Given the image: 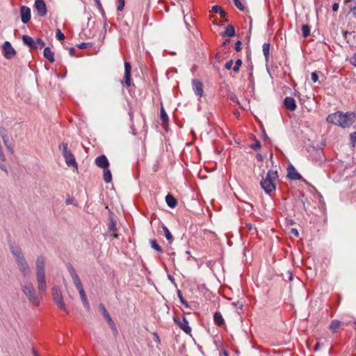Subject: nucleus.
I'll list each match as a JSON object with an SVG mask.
<instances>
[{
    "instance_id": "obj_1",
    "label": "nucleus",
    "mask_w": 356,
    "mask_h": 356,
    "mask_svg": "<svg viewBox=\"0 0 356 356\" xmlns=\"http://www.w3.org/2000/svg\"><path fill=\"white\" fill-rule=\"evenodd\" d=\"M355 120L356 115L353 112L337 111L327 117V122L343 129L351 127L355 123Z\"/></svg>"
},
{
    "instance_id": "obj_2",
    "label": "nucleus",
    "mask_w": 356,
    "mask_h": 356,
    "mask_svg": "<svg viewBox=\"0 0 356 356\" xmlns=\"http://www.w3.org/2000/svg\"><path fill=\"white\" fill-rule=\"evenodd\" d=\"M10 250L15 257V262L20 273L26 279L29 278L31 274V269L21 248L18 245L12 244L10 245Z\"/></svg>"
},
{
    "instance_id": "obj_3",
    "label": "nucleus",
    "mask_w": 356,
    "mask_h": 356,
    "mask_svg": "<svg viewBox=\"0 0 356 356\" xmlns=\"http://www.w3.org/2000/svg\"><path fill=\"white\" fill-rule=\"evenodd\" d=\"M45 257L38 256L35 260V276L38 284V289L40 293L47 291V282L45 279Z\"/></svg>"
},
{
    "instance_id": "obj_4",
    "label": "nucleus",
    "mask_w": 356,
    "mask_h": 356,
    "mask_svg": "<svg viewBox=\"0 0 356 356\" xmlns=\"http://www.w3.org/2000/svg\"><path fill=\"white\" fill-rule=\"evenodd\" d=\"M21 290L28 300L34 306H39L40 299L38 295L37 291L29 278L21 281L19 283Z\"/></svg>"
},
{
    "instance_id": "obj_5",
    "label": "nucleus",
    "mask_w": 356,
    "mask_h": 356,
    "mask_svg": "<svg viewBox=\"0 0 356 356\" xmlns=\"http://www.w3.org/2000/svg\"><path fill=\"white\" fill-rule=\"evenodd\" d=\"M277 181V171L268 170L266 176L261 180L260 185L266 194L270 195L275 191Z\"/></svg>"
},
{
    "instance_id": "obj_6",
    "label": "nucleus",
    "mask_w": 356,
    "mask_h": 356,
    "mask_svg": "<svg viewBox=\"0 0 356 356\" xmlns=\"http://www.w3.org/2000/svg\"><path fill=\"white\" fill-rule=\"evenodd\" d=\"M52 297L53 300L56 304V305L65 312L66 314H68V310L67 309L66 305L63 300V294L60 289L58 286H54L52 289Z\"/></svg>"
},
{
    "instance_id": "obj_7",
    "label": "nucleus",
    "mask_w": 356,
    "mask_h": 356,
    "mask_svg": "<svg viewBox=\"0 0 356 356\" xmlns=\"http://www.w3.org/2000/svg\"><path fill=\"white\" fill-rule=\"evenodd\" d=\"M67 269L73 280L74 284L76 289L78 290L79 293L84 292L85 291H84L83 286L81 284V280H80L78 274L76 273L74 268L70 263H68L67 264Z\"/></svg>"
},
{
    "instance_id": "obj_8",
    "label": "nucleus",
    "mask_w": 356,
    "mask_h": 356,
    "mask_svg": "<svg viewBox=\"0 0 356 356\" xmlns=\"http://www.w3.org/2000/svg\"><path fill=\"white\" fill-rule=\"evenodd\" d=\"M173 320L179 328L185 333L190 334L191 332V328L188 325V322L184 316H183L181 318L177 316H174Z\"/></svg>"
},
{
    "instance_id": "obj_9",
    "label": "nucleus",
    "mask_w": 356,
    "mask_h": 356,
    "mask_svg": "<svg viewBox=\"0 0 356 356\" xmlns=\"http://www.w3.org/2000/svg\"><path fill=\"white\" fill-rule=\"evenodd\" d=\"M3 54L7 59H11L16 54L15 50L12 47L11 44L8 41L4 42L3 44Z\"/></svg>"
},
{
    "instance_id": "obj_10",
    "label": "nucleus",
    "mask_w": 356,
    "mask_h": 356,
    "mask_svg": "<svg viewBox=\"0 0 356 356\" xmlns=\"http://www.w3.org/2000/svg\"><path fill=\"white\" fill-rule=\"evenodd\" d=\"M131 66L130 63L124 62V81L122 82V83L124 84L127 87L131 86Z\"/></svg>"
},
{
    "instance_id": "obj_11",
    "label": "nucleus",
    "mask_w": 356,
    "mask_h": 356,
    "mask_svg": "<svg viewBox=\"0 0 356 356\" xmlns=\"http://www.w3.org/2000/svg\"><path fill=\"white\" fill-rule=\"evenodd\" d=\"M34 6L39 16L43 17L47 14V6L43 0H36Z\"/></svg>"
},
{
    "instance_id": "obj_12",
    "label": "nucleus",
    "mask_w": 356,
    "mask_h": 356,
    "mask_svg": "<svg viewBox=\"0 0 356 356\" xmlns=\"http://www.w3.org/2000/svg\"><path fill=\"white\" fill-rule=\"evenodd\" d=\"M20 15H21L22 22L24 24H26L31 19V9L26 6H21Z\"/></svg>"
},
{
    "instance_id": "obj_13",
    "label": "nucleus",
    "mask_w": 356,
    "mask_h": 356,
    "mask_svg": "<svg viewBox=\"0 0 356 356\" xmlns=\"http://www.w3.org/2000/svg\"><path fill=\"white\" fill-rule=\"evenodd\" d=\"M192 85L195 94L198 97H202L204 93L202 83L197 79H193Z\"/></svg>"
},
{
    "instance_id": "obj_14",
    "label": "nucleus",
    "mask_w": 356,
    "mask_h": 356,
    "mask_svg": "<svg viewBox=\"0 0 356 356\" xmlns=\"http://www.w3.org/2000/svg\"><path fill=\"white\" fill-rule=\"evenodd\" d=\"M95 163L98 167L102 169L107 168L109 166V162L105 155H101L97 157Z\"/></svg>"
},
{
    "instance_id": "obj_15",
    "label": "nucleus",
    "mask_w": 356,
    "mask_h": 356,
    "mask_svg": "<svg viewBox=\"0 0 356 356\" xmlns=\"http://www.w3.org/2000/svg\"><path fill=\"white\" fill-rule=\"evenodd\" d=\"M108 233L114 238H118V235L116 233L117 232V223L114 218H110L108 225Z\"/></svg>"
},
{
    "instance_id": "obj_16",
    "label": "nucleus",
    "mask_w": 356,
    "mask_h": 356,
    "mask_svg": "<svg viewBox=\"0 0 356 356\" xmlns=\"http://www.w3.org/2000/svg\"><path fill=\"white\" fill-rule=\"evenodd\" d=\"M63 156L65 158V163L68 167L74 166L77 168V164L75 158L70 151L64 154Z\"/></svg>"
},
{
    "instance_id": "obj_17",
    "label": "nucleus",
    "mask_w": 356,
    "mask_h": 356,
    "mask_svg": "<svg viewBox=\"0 0 356 356\" xmlns=\"http://www.w3.org/2000/svg\"><path fill=\"white\" fill-rule=\"evenodd\" d=\"M284 104L285 107L291 111H295L297 107L295 99L290 97H286L284 99Z\"/></svg>"
},
{
    "instance_id": "obj_18",
    "label": "nucleus",
    "mask_w": 356,
    "mask_h": 356,
    "mask_svg": "<svg viewBox=\"0 0 356 356\" xmlns=\"http://www.w3.org/2000/svg\"><path fill=\"white\" fill-rule=\"evenodd\" d=\"M22 41H23L24 44H26V46H28L31 49H38V45H36V40L35 41L33 40V39L31 36L26 35H23L22 36Z\"/></svg>"
},
{
    "instance_id": "obj_19",
    "label": "nucleus",
    "mask_w": 356,
    "mask_h": 356,
    "mask_svg": "<svg viewBox=\"0 0 356 356\" xmlns=\"http://www.w3.org/2000/svg\"><path fill=\"white\" fill-rule=\"evenodd\" d=\"M44 57L47 59L50 63H54L55 61L54 59V53L51 51L49 47H45L43 53Z\"/></svg>"
},
{
    "instance_id": "obj_20",
    "label": "nucleus",
    "mask_w": 356,
    "mask_h": 356,
    "mask_svg": "<svg viewBox=\"0 0 356 356\" xmlns=\"http://www.w3.org/2000/svg\"><path fill=\"white\" fill-rule=\"evenodd\" d=\"M165 202H166L168 206L170 207V208H174L177 204V200L171 194H168L165 196Z\"/></svg>"
},
{
    "instance_id": "obj_21",
    "label": "nucleus",
    "mask_w": 356,
    "mask_h": 356,
    "mask_svg": "<svg viewBox=\"0 0 356 356\" xmlns=\"http://www.w3.org/2000/svg\"><path fill=\"white\" fill-rule=\"evenodd\" d=\"M99 307H100L101 311L102 312V314H103L104 317L106 318L108 323L109 325H113V320H112L109 313L106 310V307H104V305L101 304L99 305Z\"/></svg>"
},
{
    "instance_id": "obj_22",
    "label": "nucleus",
    "mask_w": 356,
    "mask_h": 356,
    "mask_svg": "<svg viewBox=\"0 0 356 356\" xmlns=\"http://www.w3.org/2000/svg\"><path fill=\"white\" fill-rule=\"evenodd\" d=\"M288 177L291 180H300L301 175L292 168L289 170Z\"/></svg>"
},
{
    "instance_id": "obj_23",
    "label": "nucleus",
    "mask_w": 356,
    "mask_h": 356,
    "mask_svg": "<svg viewBox=\"0 0 356 356\" xmlns=\"http://www.w3.org/2000/svg\"><path fill=\"white\" fill-rule=\"evenodd\" d=\"M214 322L216 325L221 326L224 324V319L219 312H216L213 315Z\"/></svg>"
},
{
    "instance_id": "obj_24",
    "label": "nucleus",
    "mask_w": 356,
    "mask_h": 356,
    "mask_svg": "<svg viewBox=\"0 0 356 356\" xmlns=\"http://www.w3.org/2000/svg\"><path fill=\"white\" fill-rule=\"evenodd\" d=\"M0 136L2 138L4 144H7L10 141L7 131L3 127H0Z\"/></svg>"
},
{
    "instance_id": "obj_25",
    "label": "nucleus",
    "mask_w": 356,
    "mask_h": 356,
    "mask_svg": "<svg viewBox=\"0 0 356 356\" xmlns=\"http://www.w3.org/2000/svg\"><path fill=\"white\" fill-rule=\"evenodd\" d=\"M235 35V29L232 25H227L225 28V31L223 36L233 37Z\"/></svg>"
},
{
    "instance_id": "obj_26",
    "label": "nucleus",
    "mask_w": 356,
    "mask_h": 356,
    "mask_svg": "<svg viewBox=\"0 0 356 356\" xmlns=\"http://www.w3.org/2000/svg\"><path fill=\"white\" fill-rule=\"evenodd\" d=\"M341 321L339 320H334L331 322L329 328L332 331L333 333H335L341 326Z\"/></svg>"
},
{
    "instance_id": "obj_27",
    "label": "nucleus",
    "mask_w": 356,
    "mask_h": 356,
    "mask_svg": "<svg viewBox=\"0 0 356 356\" xmlns=\"http://www.w3.org/2000/svg\"><path fill=\"white\" fill-rule=\"evenodd\" d=\"M104 170V180L106 183H110L112 181L111 170L107 168Z\"/></svg>"
},
{
    "instance_id": "obj_28",
    "label": "nucleus",
    "mask_w": 356,
    "mask_h": 356,
    "mask_svg": "<svg viewBox=\"0 0 356 356\" xmlns=\"http://www.w3.org/2000/svg\"><path fill=\"white\" fill-rule=\"evenodd\" d=\"M263 54L265 56L266 60L268 61L270 55V44L264 43L262 47Z\"/></svg>"
},
{
    "instance_id": "obj_29",
    "label": "nucleus",
    "mask_w": 356,
    "mask_h": 356,
    "mask_svg": "<svg viewBox=\"0 0 356 356\" xmlns=\"http://www.w3.org/2000/svg\"><path fill=\"white\" fill-rule=\"evenodd\" d=\"M212 11L216 13H219L221 17H224L226 15L225 11L220 6L216 5L213 6Z\"/></svg>"
},
{
    "instance_id": "obj_30",
    "label": "nucleus",
    "mask_w": 356,
    "mask_h": 356,
    "mask_svg": "<svg viewBox=\"0 0 356 356\" xmlns=\"http://www.w3.org/2000/svg\"><path fill=\"white\" fill-rule=\"evenodd\" d=\"M163 229L164 231V234H165L166 239L168 240V241L170 243H171L173 241V236H172V234L170 233V232L168 229V227L165 225L163 226Z\"/></svg>"
},
{
    "instance_id": "obj_31",
    "label": "nucleus",
    "mask_w": 356,
    "mask_h": 356,
    "mask_svg": "<svg viewBox=\"0 0 356 356\" xmlns=\"http://www.w3.org/2000/svg\"><path fill=\"white\" fill-rule=\"evenodd\" d=\"M79 295H80V297H81V301L83 302V306L87 309H90V304H89V302L87 300L85 291L79 293Z\"/></svg>"
},
{
    "instance_id": "obj_32",
    "label": "nucleus",
    "mask_w": 356,
    "mask_h": 356,
    "mask_svg": "<svg viewBox=\"0 0 356 356\" xmlns=\"http://www.w3.org/2000/svg\"><path fill=\"white\" fill-rule=\"evenodd\" d=\"M302 36L304 38H307L310 34V27L307 24H303L302 26Z\"/></svg>"
},
{
    "instance_id": "obj_33",
    "label": "nucleus",
    "mask_w": 356,
    "mask_h": 356,
    "mask_svg": "<svg viewBox=\"0 0 356 356\" xmlns=\"http://www.w3.org/2000/svg\"><path fill=\"white\" fill-rule=\"evenodd\" d=\"M151 247L154 249L155 250L163 252V249L161 248V246L156 243L155 240H151L150 241Z\"/></svg>"
},
{
    "instance_id": "obj_34",
    "label": "nucleus",
    "mask_w": 356,
    "mask_h": 356,
    "mask_svg": "<svg viewBox=\"0 0 356 356\" xmlns=\"http://www.w3.org/2000/svg\"><path fill=\"white\" fill-rule=\"evenodd\" d=\"M56 37L60 41H63L65 38V35L62 33V31L59 29H57L56 31Z\"/></svg>"
},
{
    "instance_id": "obj_35",
    "label": "nucleus",
    "mask_w": 356,
    "mask_h": 356,
    "mask_svg": "<svg viewBox=\"0 0 356 356\" xmlns=\"http://www.w3.org/2000/svg\"><path fill=\"white\" fill-rule=\"evenodd\" d=\"M59 149L62 152V154L63 155L65 153H67L69 152L70 151L68 150V145L67 143H61L60 145H59Z\"/></svg>"
},
{
    "instance_id": "obj_36",
    "label": "nucleus",
    "mask_w": 356,
    "mask_h": 356,
    "mask_svg": "<svg viewBox=\"0 0 356 356\" xmlns=\"http://www.w3.org/2000/svg\"><path fill=\"white\" fill-rule=\"evenodd\" d=\"M242 65V60L241 59H237L235 62V65L233 67V71L234 72H238L239 71V68Z\"/></svg>"
},
{
    "instance_id": "obj_37",
    "label": "nucleus",
    "mask_w": 356,
    "mask_h": 356,
    "mask_svg": "<svg viewBox=\"0 0 356 356\" xmlns=\"http://www.w3.org/2000/svg\"><path fill=\"white\" fill-rule=\"evenodd\" d=\"M245 227L252 234H255L257 232V228L251 223H246Z\"/></svg>"
},
{
    "instance_id": "obj_38",
    "label": "nucleus",
    "mask_w": 356,
    "mask_h": 356,
    "mask_svg": "<svg viewBox=\"0 0 356 356\" xmlns=\"http://www.w3.org/2000/svg\"><path fill=\"white\" fill-rule=\"evenodd\" d=\"M235 6L240 10H243L245 9L244 6L241 3V0H233Z\"/></svg>"
},
{
    "instance_id": "obj_39",
    "label": "nucleus",
    "mask_w": 356,
    "mask_h": 356,
    "mask_svg": "<svg viewBox=\"0 0 356 356\" xmlns=\"http://www.w3.org/2000/svg\"><path fill=\"white\" fill-rule=\"evenodd\" d=\"M350 143L353 145V147L355 146V143H356V132H353L350 134Z\"/></svg>"
},
{
    "instance_id": "obj_40",
    "label": "nucleus",
    "mask_w": 356,
    "mask_h": 356,
    "mask_svg": "<svg viewBox=\"0 0 356 356\" xmlns=\"http://www.w3.org/2000/svg\"><path fill=\"white\" fill-rule=\"evenodd\" d=\"M168 119V115L165 112L164 109L161 108V120L164 122L167 121Z\"/></svg>"
},
{
    "instance_id": "obj_41",
    "label": "nucleus",
    "mask_w": 356,
    "mask_h": 356,
    "mask_svg": "<svg viewBox=\"0 0 356 356\" xmlns=\"http://www.w3.org/2000/svg\"><path fill=\"white\" fill-rule=\"evenodd\" d=\"M124 5H125L124 0H118V5L117 10L118 11L123 10V9L124 8Z\"/></svg>"
},
{
    "instance_id": "obj_42",
    "label": "nucleus",
    "mask_w": 356,
    "mask_h": 356,
    "mask_svg": "<svg viewBox=\"0 0 356 356\" xmlns=\"http://www.w3.org/2000/svg\"><path fill=\"white\" fill-rule=\"evenodd\" d=\"M312 80L314 83H316L318 80V75L316 72H313L311 74Z\"/></svg>"
},
{
    "instance_id": "obj_43",
    "label": "nucleus",
    "mask_w": 356,
    "mask_h": 356,
    "mask_svg": "<svg viewBox=\"0 0 356 356\" xmlns=\"http://www.w3.org/2000/svg\"><path fill=\"white\" fill-rule=\"evenodd\" d=\"M36 45H38V47L42 48L44 47L45 44H44V42L42 39L38 38L36 40Z\"/></svg>"
},
{
    "instance_id": "obj_44",
    "label": "nucleus",
    "mask_w": 356,
    "mask_h": 356,
    "mask_svg": "<svg viewBox=\"0 0 356 356\" xmlns=\"http://www.w3.org/2000/svg\"><path fill=\"white\" fill-rule=\"evenodd\" d=\"M251 147L254 150L259 149L261 147L260 142L259 140H256L255 143L251 145Z\"/></svg>"
},
{
    "instance_id": "obj_45",
    "label": "nucleus",
    "mask_w": 356,
    "mask_h": 356,
    "mask_svg": "<svg viewBox=\"0 0 356 356\" xmlns=\"http://www.w3.org/2000/svg\"><path fill=\"white\" fill-rule=\"evenodd\" d=\"M350 63L351 65L356 67V53L353 54L350 58Z\"/></svg>"
},
{
    "instance_id": "obj_46",
    "label": "nucleus",
    "mask_w": 356,
    "mask_h": 356,
    "mask_svg": "<svg viewBox=\"0 0 356 356\" xmlns=\"http://www.w3.org/2000/svg\"><path fill=\"white\" fill-rule=\"evenodd\" d=\"M241 42L240 40H238L236 43H235V46H234V48H235V50L236 51H241Z\"/></svg>"
},
{
    "instance_id": "obj_47",
    "label": "nucleus",
    "mask_w": 356,
    "mask_h": 356,
    "mask_svg": "<svg viewBox=\"0 0 356 356\" xmlns=\"http://www.w3.org/2000/svg\"><path fill=\"white\" fill-rule=\"evenodd\" d=\"M232 65H233V60H228L226 63H225V67L227 69V70H230L232 67Z\"/></svg>"
},
{
    "instance_id": "obj_48",
    "label": "nucleus",
    "mask_w": 356,
    "mask_h": 356,
    "mask_svg": "<svg viewBox=\"0 0 356 356\" xmlns=\"http://www.w3.org/2000/svg\"><path fill=\"white\" fill-rule=\"evenodd\" d=\"M88 46H89V43L83 42V43L80 44L78 46V47H79V49H86Z\"/></svg>"
},
{
    "instance_id": "obj_49",
    "label": "nucleus",
    "mask_w": 356,
    "mask_h": 356,
    "mask_svg": "<svg viewBox=\"0 0 356 356\" xmlns=\"http://www.w3.org/2000/svg\"><path fill=\"white\" fill-rule=\"evenodd\" d=\"M323 343H321L319 342L316 343V344L314 346V350L317 351V350H320L323 347Z\"/></svg>"
},
{
    "instance_id": "obj_50",
    "label": "nucleus",
    "mask_w": 356,
    "mask_h": 356,
    "mask_svg": "<svg viewBox=\"0 0 356 356\" xmlns=\"http://www.w3.org/2000/svg\"><path fill=\"white\" fill-rule=\"evenodd\" d=\"M6 147H7L8 150L11 153L13 154V148L11 147L10 145V141L7 143V144H5Z\"/></svg>"
},
{
    "instance_id": "obj_51",
    "label": "nucleus",
    "mask_w": 356,
    "mask_h": 356,
    "mask_svg": "<svg viewBox=\"0 0 356 356\" xmlns=\"http://www.w3.org/2000/svg\"><path fill=\"white\" fill-rule=\"evenodd\" d=\"M177 296H178L181 302L183 300H185V299L184 298V297L182 296L181 291L179 289L177 290Z\"/></svg>"
},
{
    "instance_id": "obj_52",
    "label": "nucleus",
    "mask_w": 356,
    "mask_h": 356,
    "mask_svg": "<svg viewBox=\"0 0 356 356\" xmlns=\"http://www.w3.org/2000/svg\"><path fill=\"white\" fill-rule=\"evenodd\" d=\"M332 10H333L334 12L337 11V10H338V9H339V3H334L332 5Z\"/></svg>"
},
{
    "instance_id": "obj_53",
    "label": "nucleus",
    "mask_w": 356,
    "mask_h": 356,
    "mask_svg": "<svg viewBox=\"0 0 356 356\" xmlns=\"http://www.w3.org/2000/svg\"><path fill=\"white\" fill-rule=\"evenodd\" d=\"M69 53L71 56H74L75 55V49L73 47L70 48Z\"/></svg>"
},
{
    "instance_id": "obj_54",
    "label": "nucleus",
    "mask_w": 356,
    "mask_h": 356,
    "mask_svg": "<svg viewBox=\"0 0 356 356\" xmlns=\"http://www.w3.org/2000/svg\"><path fill=\"white\" fill-rule=\"evenodd\" d=\"M74 202V199L72 197H68L66 199V204H72Z\"/></svg>"
},
{
    "instance_id": "obj_55",
    "label": "nucleus",
    "mask_w": 356,
    "mask_h": 356,
    "mask_svg": "<svg viewBox=\"0 0 356 356\" xmlns=\"http://www.w3.org/2000/svg\"><path fill=\"white\" fill-rule=\"evenodd\" d=\"M291 233H292L294 236H296V237H298V236H299V233H298V230H297L296 229H295V228H293V229H291Z\"/></svg>"
},
{
    "instance_id": "obj_56",
    "label": "nucleus",
    "mask_w": 356,
    "mask_h": 356,
    "mask_svg": "<svg viewBox=\"0 0 356 356\" xmlns=\"http://www.w3.org/2000/svg\"><path fill=\"white\" fill-rule=\"evenodd\" d=\"M111 327V329L113 330V331L115 332V333H118V330H117V328L115 327V325L114 323V322L113 321V325H109Z\"/></svg>"
},
{
    "instance_id": "obj_57",
    "label": "nucleus",
    "mask_w": 356,
    "mask_h": 356,
    "mask_svg": "<svg viewBox=\"0 0 356 356\" xmlns=\"http://www.w3.org/2000/svg\"><path fill=\"white\" fill-rule=\"evenodd\" d=\"M111 327V329L113 330V331L115 332V333H118V330H117V328L115 327V325L114 323V322L113 321V325H109Z\"/></svg>"
},
{
    "instance_id": "obj_58",
    "label": "nucleus",
    "mask_w": 356,
    "mask_h": 356,
    "mask_svg": "<svg viewBox=\"0 0 356 356\" xmlns=\"http://www.w3.org/2000/svg\"><path fill=\"white\" fill-rule=\"evenodd\" d=\"M354 3L355 6L353 8H351L350 10H352L353 15H356V0H355Z\"/></svg>"
},
{
    "instance_id": "obj_59",
    "label": "nucleus",
    "mask_w": 356,
    "mask_h": 356,
    "mask_svg": "<svg viewBox=\"0 0 356 356\" xmlns=\"http://www.w3.org/2000/svg\"><path fill=\"white\" fill-rule=\"evenodd\" d=\"M97 4H98L99 8V10H101V12H102V13H104V10H103V8H102V5H101L100 2H99V0H97Z\"/></svg>"
},
{
    "instance_id": "obj_60",
    "label": "nucleus",
    "mask_w": 356,
    "mask_h": 356,
    "mask_svg": "<svg viewBox=\"0 0 356 356\" xmlns=\"http://www.w3.org/2000/svg\"><path fill=\"white\" fill-rule=\"evenodd\" d=\"M181 304L184 305L186 307H189L188 303V302L186 300H183L181 302Z\"/></svg>"
},
{
    "instance_id": "obj_61",
    "label": "nucleus",
    "mask_w": 356,
    "mask_h": 356,
    "mask_svg": "<svg viewBox=\"0 0 356 356\" xmlns=\"http://www.w3.org/2000/svg\"><path fill=\"white\" fill-rule=\"evenodd\" d=\"M231 100H232V102H238V99H237V98H236V97H232L231 98Z\"/></svg>"
},
{
    "instance_id": "obj_62",
    "label": "nucleus",
    "mask_w": 356,
    "mask_h": 356,
    "mask_svg": "<svg viewBox=\"0 0 356 356\" xmlns=\"http://www.w3.org/2000/svg\"><path fill=\"white\" fill-rule=\"evenodd\" d=\"M350 1H355V0H344V3L347 4Z\"/></svg>"
},
{
    "instance_id": "obj_63",
    "label": "nucleus",
    "mask_w": 356,
    "mask_h": 356,
    "mask_svg": "<svg viewBox=\"0 0 356 356\" xmlns=\"http://www.w3.org/2000/svg\"><path fill=\"white\" fill-rule=\"evenodd\" d=\"M257 157V159H258L259 160H260V161H261V160H262V156H261V155L258 154Z\"/></svg>"
},
{
    "instance_id": "obj_64",
    "label": "nucleus",
    "mask_w": 356,
    "mask_h": 356,
    "mask_svg": "<svg viewBox=\"0 0 356 356\" xmlns=\"http://www.w3.org/2000/svg\"><path fill=\"white\" fill-rule=\"evenodd\" d=\"M33 353H34V356H38V355L37 354V353L33 350Z\"/></svg>"
}]
</instances>
